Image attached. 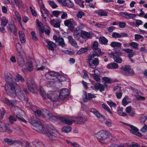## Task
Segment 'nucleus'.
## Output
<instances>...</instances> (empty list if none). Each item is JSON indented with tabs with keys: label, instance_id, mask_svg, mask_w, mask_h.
Instances as JSON below:
<instances>
[{
	"label": "nucleus",
	"instance_id": "f257e3e1",
	"mask_svg": "<svg viewBox=\"0 0 147 147\" xmlns=\"http://www.w3.org/2000/svg\"><path fill=\"white\" fill-rule=\"evenodd\" d=\"M19 88V86L15 83L9 82L5 86L6 94L12 98L17 96V92Z\"/></svg>",
	"mask_w": 147,
	"mask_h": 147
},
{
	"label": "nucleus",
	"instance_id": "f03ea898",
	"mask_svg": "<svg viewBox=\"0 0 147 147\" xmlns=\"http://www.w3.org/2000/svg\"><path fill=\"white\" fill-rule=\"evenodd\" d=\"M32 119V117L30 121L32 124L35 127L34 129L39 133H42L44 131L45 128L42 124V121L36 118L34 119Z\"/></svg>",
	"mask_w": 147,
	"mask_h": 147
},
{
	"label": "nucleus",
	"instance_id": "7ed1b4c3",
	"mask_svg": "<svg viewBox=\"0 0 147 147\" xmlns=\"http://www.w3.org/2000/svg\"><path fill=\"white\" fill-rule=\"evenodd\" d=\"M47 136L51 140L57 141L60 137V135L56 129L52 127L50 129Z\"/></svg>",
	"mask_w": 147,
	"mask_h": 147
},
{
	"label": "nucleus",
	"instance_id": "20e7f679",
	"mask_svg": "<svg viewBox=\"0 0 147 147\" xmlns=\"http://www.w3.org/2000/svg\"><path fill=\"white\" fill-rule=\"evenodd\" d=\"M46 76L48 79L54 80L56 78H57L60 82L63 80L64 77L60 75L58 73L56 72L50 71L46 74Z\"/></svg>",
	"mask_w": 147,
	"mask_h": 147
},
{
	"label": "nucleus",
	"instance_id": "39448f33",
	"mask_svg": "<svg viewBox=\"0 0 147 147\" xmlns=\"http://www.w3.org/2000/svg\"><path fill=\"white\" fill-rule=\"evenodd\" d=\"M121 69L122 73L125 76H133L134 75V70L129 65H125L124 67H121Z\"/></svg>",
	"mask_w": 147,
	"mask_h": 147
},
{
	"label": "nucleus",
	"instance_id": "423d86ee",
	"mask_svg": "<svg viewBox=\"0 0 147 147\" xmlns=\"http://www.w3.org/2000/svg\"><path fill=\"white\" fill-rule=\"evenodd\" d=\"M95 54L89 55L88 59V62L89 66L92 68L94 69L98 64V61L97 59H95L92 61V59L95 57Z\"/></svg>",
	"mask_w": 147,
	"mask_h": 147
},
{
	"label": "nucleus",
	"instance_id": "0eeeda50",
	"mask_svg": "<svg viewBox=\"0 0 147 147\" xmlns=\"http://www.w3.org/2000/svg\"><path fill=\"white\" fill-rule=\"evenodd\" d=\"M27 84L29 90L32 93L36 92V85L32 79L26 80Z\"/></svg>",
	"mask_w": 147,
	"mask_h": 147
},
{
	"label": "nucleus",
	"instance_id": "6e6552de",
	"mask_svg": "<svg viewBox=\"0 0 147 147\" xmlns=\"http://www.w3.org/2000/svg\"><path fill=\"white\" fill-rule=\"evenodd\" d=\"M53 39L56 42H58L59 45L61 46L62 47H64L66 45L63 38L61 36L57 37L56 35L54 36Z\"/></svg>",
	"mask_w": 147,
	"mask_h": 147
},
{
	"label": "nucleus",
	"instance_id": "1a4fd4ad",
	"mask_svg": "<svg viewBox=\"0 0 147 147\" xmlns=\"http://www.w3.org/2000/svg\"><path fill=\"white\" fill-rule=\"evenodd\" d=\"M12 132L11 129L7 127L3 123L0 122V132H7L8 133H11Z\"/></svg>",
	"mask_w": 147,
	"mask_h": 147
},
{
	"label": "nucleus",
	"instance_id": "9d476101",
	"mask_svg": "<svg viewBox=\"0 0 147 147\" xmlns=\"http://www.w3.org/2000/svg\"><path fill=\"white\" fill-rule=\"evenodd\" d=\"M102 79L104 84L102 85V91L104 90V88L107 87L108 84H111L112 82L111 79L109 78L104 77Z\"/></svg>",
	"mask_w": 147,
	"mask_h": 147
},
{
	"label": "nucleus",
	"instance_id": "9b49d317",
	"mask_svg": "<svg viewBox=\"0 0 147 147\" xmlns=\"http://www.w3.org/2000/svg\"><path fill=\"white\" fill-rule=\"evenodd\" d=\"M57 1L63 6L72 7L74 6L70 0H57Z\"/></svg>",
	"mask_w": 147,
	"mask_h": 147
},
{
	"label": "nucleus",
	"instance_id": "f8f14e48",
	"mask_svg": "<svg viewBox=\"0 0 147 147\" xmlns=\"http://www.w3.org/2000/svg\"><path fill=\"white\" fill-rule=\"evenodd\" d=\"M42 112V116L49 119L55 117L53 115L52 113L49 111L45 109H43Z\"/></svg>",
	"mask_w": 147,
	"mask_h": 147
},
{
	"label": "nucleus",
	"instance_id": "ddd939ff",
	"mask_svg": "<svg viewBox=\"0 0 147 147\" xmlns=\"http://www.w3.org/2000/svg\"><path fill=\"white\" fill-rule=\"evenodd\" d=\"M69 95L68 90L67 89L64 88L59 93V98L61 100H64Z\"/></svg>",
	"mask_w": 147,
	"mask_h": 147
},
{
	"label": "nucleus",
	"instance_id": "4468645a",
	"mask_svg": "<svg viewBox=\"0 0 147 147\" xmlns=\"http://www.w3.org/2000/svg\"><path fill=\"white\" fill-rule=\"evenodd\" d=\"M19 54L17 56V59L18 64L21 67H23L25 65V62L22 56L20 54V52H18Z\"/></svg>",
	"mask_w": 147,
	"mask_h": 147
},
{
	"label": "nucleus",
	"instance_id": "2eb2a0df",
	"mask_svg": "<svg viewBox=\"0 0 147 147\" xmlns=\"http://www.w3.org/2000/svg\"><path fill=\"white\" fill-rule=\"evenodd\" d=\"M40 12L42 16L44 18L45 20L48 16V11L45 9L44 5L40 6Z\"/></svg>",
	"mask_w": 147,
	"mask_h": 147
},
{
	"label": "nucleus",
	"instance_id": "dca6fc26",
	"mask_svg": "<svg viewBox=\"0 0 147 147\" xmlns=\"http://www.w3.org/2000/svg\"><path fill=\"white\" fill-rule=\"evenodd\" d=\"M46 42L47 44V48L49 49L51 51H53L54 50V49L56 47V45L53 42L48 41V40H46Z\"/></svg>",
	"mask_w": 147,
	"mask_h": 147
},
{
	"label": "nucleus",
	"instance_id": "f3484780",
	"mask_svg": "<svg viewBox=\"0 0 147 147\" xmlns=\"http://www.w3.org/2000/svg\"><path fill=\"white\" fill-rule=\"evenodd\" d=\"M70 43L71 45L74 47L76 48H78V46L77 45V43L76 40L73 38L71 36H69L67 38Z\"/></svg>",
	"mask_w": 147,
	"mask_h": 147
},
{
	"label": "nucleus",
	"instance_id": "a211bd4d",
	"mask_svg": "<svg viewBox=\"0 0 147 147\" xmlns=\"http://www.w3.org/2000/svg\"><path fill=\"white\" fill-rule=\"evenodd\" d=\"M47 98L53 102L57 101L58 100V96L55 94H50L47 95Z\"/></svg>",
	"mask_w": 147,
	"mask_h": 147
},
{
	"label": "nucleus",
	"instance_id": "6ab92c4d",
	"mask_svg": "<svg viewBox=\"0 0 147 147\" xmlns=\"http://www.w3.org/2000/svg\"><path fill=\"white\" fill-rule=\"evenodd\" d=\"M87 120L86 117L82 116H78L76 118V121L79 124H83Z\"/></svg>",
	"mask_w": 147,
	"mask_h": 147
},
{
	"label": "nucleus",
	"instance_id": "aec40b11",
	"mask_svg": "<svg viewBox=\"0 0 147 147\" xmlns=\"http://www.w3.org/2000/svg\"><path fill=\"white\" fill-rule=\"evenodd\" d=\"M110 136V133L107 131H102V140H105L109 138Z\"/></svg>",
	"mask_w": 147,
	"mask_h": 147
},
{
	"label": "nucleus",
	"instance_id": "412c9836",
	"mask_svg": "<svg viewBox=\"0 0 147 147\" xmlns=\"http://www.w3.org/2000/svg\"><path fill=\"white\" fill-rule=\"evenodd\" d=\"M7 29L12 33H14L17 32V29L15 25L11 24L7 26Z\"/></svg>",
	"mask_w": 147,
	"mask_h": 147
},
{
	"label": "nucleus",
	"instance_id": "4be33fe9",
	"mask_svg": "<svg viewBox=\"0 0 147 147\" xmlns=\"http://www.w3.org/2000/svg\"><path fill=\"white\" fill-rule=\"evenodd\" d=\"M4 76L7 81H11L14 79L13 76L10 73L7 72H5L4 73Z\"/></svg>",
	"mask_w": 147,
	"mask_h": 147
},
{
	"label": "nucleus",
	"instance_id": "5701e85b",
	"mask_svg": "<svg viewBox=\"0 0 147 147\" xmlns=\"http://www.w3.org/2000/svg\"><path fill=\"white\" fill-rule=\"evenodd\" d=\"M74 121L73 119L70 117L68 118H64L62 119V121L64 123L69 125H71Z\"/></svg>",
	"mask_w": 147,
	"mask_h": 147
},
{
	"label": "nucleus",
	"instance_id": "b1692460",
	"mask_svg": "<svg viewBox=\"0 0 147 147\" xmlns=\"http://www.w3.org/2000/svg\"><path fill=\"white\" fill-rule=\"evenodd\" d=\"M20 41L22 43H24L25 42V35L24 32L22 31H20L19 32Z\"/></svg>",
	"mask_w": 147,
	"mask_h": 147
},
{
	"label": "nucleus",
	"instance_id": "393cba45",
	"mask_svg": "<svg viewBox=\"0 0 147 147\" xmlns=\"http://www.w3.org/2000/svg\"><path fill=\"white\" fill-rule=\"evenodd\" d=\"M131 102L130 98L126 96H125L122 100V104L124 106H126L128 104Z\"/></svg>",
	"mask_w": 147,
	"mask_h": 147
},
{
	"label": "nucleus",
	"instance_id": "a878e982",
	"mask_svg": "<svg viewBox=\"0 0 147 147\" xmlns=\"http://www.w3.org/2000/svg\"><path fill=\"white\" fill-rule=\"evenodd\" d=\"M90 112L93 113L97 117L98 119H100L101 117V114L95 109H92L90 110Z\"/></svg>",
	"mask_w": 147,
	"mask_h": 147
},
{
	"label": "nucleus",
	"instance_id": "bb28decb",
	"mask_svg": "<svg viewBox=\"0 0 147 147\" xmlns=\"http://www.w3.org/2000/svg\"><path fill=\"white\" fill-rule=\"evenodd\" d=\"M32 144L36 147H45L42 142L39 141L38 140H35L34 141Z\"/></svg>",
	"mask_w": 147,
	"mask_h": 147
},
{
	"label": "nucleus",
	"instance_id": "cd10ccee",
	"mask_svg": "<svg viewBox=\"0 0 147 147\" xmlns=\"http://www.w3.org/2000/svg\"><path fill=\"white\" fill-rule=\"evenodd\" d=\"M64 24L65 26H69L70 29H73V25L72 23L71 20H67L64 21Z\"/></svg>",
	"mask_w": 147,
	"mask_h": 147
},
{
	"label": "nucleus",
	"instance_id": "c85d7f7f",
	"mask_svg": "<svg viewBox=\"0 0 147 147\" xmlns=\"http://www.w3.org/2000/svg\"><path fill=\"white\" fill-rule=\"evenodd\" d=\"M16 117L22 123V124H27V121L22 117L19 114H17L16 115Z\"/></svg>",
	"mask_w": 147,
	"mask_h": 147
},
{
	"label": "nucleus",
	"instance_id": "c756f323",
	"mask_svg": "<svg viewBox=\"0 0 147 147\" xmlns=\"http://www.w3.org/2000/svg\"><path fill=\"white\" fill-rule=\"evenodd\" d=\"M17 96L20 100H22L24 98V95L23 93L22 90H20V88L19 89L17 92Z\"/></svg>",
	"mask_w": 147,
	"mask_h": 147
},
{
	"label": "nucleus",
	"instance_id": "7c9ffc66",
	"mask_svg": "<svg viewBox=\"0 0 147 147\" xmlns=\"http://www.w3.org/2000/svg\"><path fill=\"white\" fill-rule=\"evenodd\" d=\"M107 68L109 69H117L118 67V64L115 63H111L109 64L107 66Z\"/></svg>",
	"mask_w": 147,
	"mask_h": 147
},
{
	"label": "nucleus",
	"instance_id": "2f4dec72",
	"mask_svg": "<svg viewBox=\"0 0 147 147\" xmlns=\"http://www.w3.org/2000/svg\"><path fill=\"white\" fill-rule=\"evenodd\" d=\"M71 127L67 125L63 127L61 129V131L62 132L66 133L69 132L71 131Z\"/></svg>",
	"mask_w": 147,
	"mask_h": 147
},
{
	"label": "nucleus",
	"instance_id": "473e14b6",
	"mask_svg": "<svg viewBox=\"0 0 147 147\" xmlns=\"http://www.w3.org/2000/svg\"><path fill=\"white\" fill-rule=\"evenodd\" d=\"M110 45L113 48L119 47L121 45V44L118 42L113 41L111 42Z\"/></svg>",
	"mask_w": 147,
	"mask_h": 147
},
{
	"label": "nucleus",
	"instance_id": "72a5a7b5",
	"mask_svg": "<svg viewBox=\"0 0 147 147\" xmlns=\"http://www.w3.org/2000/svg\"><path fill=\"white\" fill-rule=\"evenodd\" d=\"M1 25L2 27H5L8 22V21L5 17H3L1 19Z\"/></svg>",
	"mask_w": 147,
	"mask_h": 147
},
{
	"label": "nucleus",
	"instance_id": "f704fd0d",
	"mask_svg": "<svg viewBox=\"0 0 147 147\" xmlns=\"http://www.w3.org/2000/svg\"><path fill=\"white\" fill-rule=\"evenodd\" d=\"M26 66L29 71H32L33 69V65L31 62H27L26 63Z\"/></svg>",
	"mask_w": 147,
	"mask_h": 147
},
{
	"label": "nucleus",
	"instance_id": "c9c22d12",
	"mask_svg": "<svg viewBox=\"0 0 147 147\" xmlns=\"http://www.w3.org/2000/svg\"><path fill=\"white\" fill-rule=\"evenodd\" d=\"M16 82H18L20 80L21 82H24L25 81L23 77L20 74H18L15 78Z\"/></svg>",
	"mask_w": 147,
	"mask_h": 147
},
{
	"label": "nucleus",
	"instance_id": "e433bc0d",
	"mask_svg": "<svg viewBox=\"0 0 147 147\" xmlns=\"http://www.w3.org/2000/svg\"><path fill=\"white\" fill-rule=\"evenodd\" d=\"M128 126L130 127L131 129L129 130L130 132L132 134H135L136 132L137 131H138V129L133 126L128 124Z\"/></svg>",
	"mask_w": 147,
	"mask_h": 147
},
{
	"label": "nucleus",
	"instance_id": "4c0bfd02",
	"mask_svg": "<svg viewBox=\"0 0 147 147\" xmlns=\"http://www.w3.org/2000/svg\"><path fill=\"white\" fill-rule=\"evenodd\" d=\"M1 100L2 102L5 104L9 105L10 103V101L8 98L6 97H1Z\"/></svg>",
	"mask_w": 147,
	"mask_h": 147
},
{
	"label": "nucleus",
	"instance_id": "58836bf2",
	"mask_svg": "<svg viewBox=\"0 0 147 147\" xmlns=\"http://www.w3.org/2000/svg\"><path fill=\"white\" fill-rule=\"evenodd\" d=\"M48 3L50 6L53 8H55L57 7L58 6L53 1L49 0Z\"/></svg>",
	"mask_w": 147,
	"mask_h": 147
},
{
	"label": "nucleus",
	"instance_id": "ea45409f",
	"mask_svg": "<svg viewBox=\"0 0 147 147\" xmlns=\"http://www.w3.org/2000/svg\"><path fill=\"white\" fill-rule=\"evenodd\" d=\"M81 36V33L77 31H75L74 32V36L76 40H78L80 38Z\"/></svg>",
	"mask_w": 147,
	"mask_h": 147
},
{
	"label": "nucleus",
	"instance_id": "a19ab883",
	"mask_svg": "<svg viewBox=\"0 0 147 147\" xmlns=\"http://www.w3.org/2000/svg\"><path fill=\"white\" fill-rule=\"evenodd\" d=\"M87 48H82L80 49L78 51L77 53V54L78 55H80L88 51Z\"/></svg>",
	"mask_w": 147,
	"mask_h": 147
},
{
	"label": "nucleus",
	"instance_id": "79ce46f5",
	"mask_svg": "<svg viewBox=\"0 0 147 147\" xmlns=\"http://www.w3.org/2000/svg\"><path fill=\"white\" fill-rule=\"evenodd\" d=\"M40 94L44 99H46V95L43 88L40 87Z\"/></svg>",
	"mask_w": 147,
	"mask_h": 147
},
{
	"label": "nucleus",
	"instance_id": "37998d69",
	"mask_svg": "<svg viewBox=\"0 0 147 147\" xmlns=\"http://www.w3.org/2000/svg\"><path fill=\"white\" fill-rule=\"evenodd\" d=\"M4 140L9 145H13L15 142L14 141L10 139L5 138L4 139Z\"/></svg>",
	"mask_w": 147,
	"mask_h": 147
},
{
	"label": "nucleus",
	"instance_id": "c03bdc74",
	"mask_svg": "<svg viewBox=\"0 0 147 147\" xmlns=\"http://www.w3.org/2000/svg\"><path fill=\"white\" fill-rule=\"evenodd\" d=\"M127 14L126 18L127 19H132L135 18L136 16V14H134L129 13H127Z\"/></svg>",
	"mask_w": 147,
	"mask_h": 147
},
{
	"label": "nucleus",
	"instance_id": "a18cd8bd",
	"mask_svg": "<svg viewBox=\"0 0 147 147\" xmlns=\"http://www.w3.org/2000/svg\"><path fill=\"white\" fill-rule=\"evenodd\" d=\"M108 40L104 36H102V44L105 45H108Z\"/></svg>",
	"mask_w": 147,
	"mask_h": 147
},
{
	"label": "nucleus",
	"instance_id": "49530a36",
	"mask_svg": "<svg viewBox=\"0 0 147 147\" xmlns=\"http://www.w3.org/2000/svg\"><path fill=\"white\" fill-rule=\"evenodd\" d=\"M95 137L97 138V140L100 142H101V132L100 131H98L95 134Z\"/></svg>",
	"mask_w": 147,
	"mask_h": 147
},
{
	"label": "nucleus",
	"instance_id": "de8ad7c7",
	"mask_svg": "<svg viewBox=\"0 0 147 147\" xmlns=\"http://www.w3.org/2000/svg\"><path fill=\"white\" fill-rule=\"evenodd\" d=\"M114 60L115 61L119 63H121L122 61V59L119 56H116L114 57Z\"/></svg>",
	"mask_w": 147,
	"mask_h": 147
},
{
	"label": "nucleus",
	"instance_id": "09e8293b",
	"mask_svg": "<svg viewBox=\"0 0 147 147\" xmlns=\"http://www.w3.org/2000/svg\"><path fill=\"white\" fill-rule=\"evenodd\" d=\"M96 90H99L101 92V84L100 83H97L94 85V89Z\"/></svg>",
	"mask_w": 147,
	"mask_h": 147
},
{
	"label": "nucleus",
	"instance_id": "8fccbe9b",
	"mask_svg": "<svg viewBox=\"0 0 147 147\" xmlns=\"http://www.w3.org/2000/svg\"><path fill=\"white\" fill-rule=\"evenodd\" d=\"M16 4V5L19 8L21 7L22 6L21 0H15L13 1Z\"/></svg>",
	"mask_w": 147,
	"mask_h": 147
},
{
	"label": "nucleus",
	"instance_id": "3c124183",
	"mask_svg": "<svg viewBox=\"0 0 147 147\" xmlns=\"http://www.w3.org/2000/svg\"><path fill=\"white\" fill-rule=\"evenodd\" d=\"M138 45L139 44H138L135 42H132L129 43V45L135 49H137Z\"/></svg>",
	"mask_w": 147,
	"mask_h": 147
},
{
	"label": "nucleus",
	"instance_id": "603ef678",
	"mask_svg": "<svg viewBox=\"0 0 147 147\" xmlns=\"http://www.w3.org/2000/svg\"><path fill=\"white\" fill-rule=\"evenodd\" d=\"M43 109H41V110L37 109L35 111H33L35 114L37 115L38 116L40 117L41 115L42 116V111Z\"/></svg>",
	"mask_w": 147,
	"mask_h": 147
},
{
	"label": "nucleus",
	"instance_id": "864d4df0",
	"mask_svg": "<svg viewBox=\"0 0 147 147\" xmlns=\"http://www.w3.org/2000/svg\"><path fill=\"white\" fill-rule=\"evenodd\" d=\"M118 114L119 115L121 116L125 117L127 115L126 113L123 112V109H120L117 110Z\"/></svg>",
	"mask_w": 147,
	"mask_h": 147
},
{
	"label": "nucleus",
	"instance_id": "5fc2aeb1",
	"mask_svg": "<svg viewBox=\"0 0 147 147\" xmlns=\"http://www.w3.org/2000/svg\"><path fill=\"white\" fill-rule=\"evenodd\" d=\"M102 107L107 112H109L110 114H112V112L110 111V109L106 105L103 104L102 105Z\"/></svg>",
	"mask_w": 147,
	"mask_h": 147
},
{
	"label": "nucleus",
	"instance_id": "6e6d98bb",
	"mask_svg": "<svg viewBox=\"0 0 147 147\" xmlns=\"http://www.w3.org/2000/svg\"><path fill=\"white\" fill-rule=\"evenodd\" d=\"M32 36V39L35 41H37L38 40V38L36 35L35 32L34 31H32L31 33Z\"/></svg>",
	"mask_w": 147,
	"mask_h": 147
},
{
	"label": "nucleus",
	"instance_id": "4d7b16f0",
	"mask_svg": "<svg viewBox=\"0 0 147 147\" xmlns=\"http://www.w3.org/2000/svg\"><path fill=\"white\" fill-rule=\"evenodd\" d=\"M9 121L10 123L12 124L14 121H16V119L12 116L11 115L9 117Z\"/></svg>",
	"mask_w": 147,
	"mask_h": 147
},
{
	"label": "nucleus",
	"instance_id": "13d9d810",
	"mask_svg": "<svg viewBox=\"0 0 147 147\" xmlns=\"http://www.w3.org/2000/svg\"><path fill=\"white\" fill-rule=\"evenodd\" d=\"M112 36L115 38L121 37L120 34L115 32H113L112 34Z\"/></svg>",
	"mask_w": 147,
	"mask_h": 147
},
{
	"label": "nucleus",
	"instance_id": "bf43d9fd",
	"mask_svg": "<svg viewBox=\"0 0 147 147\" xmlns=\"http://www.w3.org/2000/svg\"><path fill=\"white\" fill-rule=\"evenodd\" d=\"M93 77L94 79L97 82H99L100 80V77L98 75H96L95 74H92L91 75Z\"/></svg>",
	"mask_w": 147,
	"mask_h": 147
},
{
	"label": "nucleus",
	"instance_id": "052dcab7",
	"mask_svg": "<svg viewBox=\"0 0 147 147\" xmlns=\"http://www.w3.org/2000/svg\"><path fill=\"white\" fill-rule=\"evenodd\" d=\"M118 90L119 91H121V87L119 85H116L115 86L113 87V90L114 91H116L117 90Z\"/></svg>",
	"mask_w": 147,
	"mask_h": 147
},
{
	"label": "nucleus",
	"instance_id": "680f3d73",
	"mask_svg": "<svg viewBox=\"0 0 147 147\" xmlns=\"http://www.w3.org/2000/svg\"><path fill=\"white\" fill-rule=\"evenodd\" d=\"M92 47L93 50H97L98 49V44L97 42L95 41L92 45Z\"/></svg>",
	"mask_w": 147,
	"mask_h": 147
},
{
	"label": "nucleus",
	"instance_id": "e2e57ef3",
	"mask_svg": "<svg viewBox=\"0 0 147 147\" xmlns=\"http://www.w3.org/2000/svg\"><path fill=\"white\" fill-rule=\"evenodd\" d=\"M89 103L88 101V98L87 95L86 96L83 98V104L85 106H87L89 105Z\"/></svg>",
	"mask_w": 147,
	"mask_h": 147
},
{
	"label": "nucleus",
	"instance_id": "0e129e2a",
	"mask_svg": "<svg viewBox=\"0 0 147 147\" xmlns=\"http://www.w3.org/2000/svg\"><path fill=\"white\" fill-rule=\"evenodd\" d=\"M146 119H147V116L146 117L145 116L142 115L140 119V122L142 123H144Z\"/></svg>",
	"mask_w": 147,
	"mask_h": 147
},
{
	"label": "nucleus",
	"instance_id": "69168bd1",
	"mask_svg": "<svg viewBox=\"0 0 147 147\" xmlns=\"http://www.w3.org/2000/svg\"><path fill=\"white\" fill-rule=\"evenodd\" d=\"M107 103L110 106L111 108H112L113 106L116 107L117 106L115 103L111 101H107Z\"/></svg>",
	"mask_w": 147,
	"mask_h": 147
},
{
	"label": "nucleus",
	"instance_id": "338daca9",
	"mask_svg": "<svg viewBox=\"0 0 147 147\" xmlns=\"http://www.w3.org/2000/svg\"><path fill=\"white\" fill-rule=\"evenodd\" d=\"M141 131L144 133L147 132V125L144 124V126L142 128Z\"/></svg>",
	"mask_w": 147,
	"mask_h": 147
},
{
	"label": "nucleus",
	"instance_id": "774afa93",
	"mask_svg": "<svg viewBox=\"0 0 147 147\" xmlns=\"http://www.w3.org/2000/svg\"><path fill=\"white\" fill-rule=\"evenodd\" d=\"M143 22L140 20H136V27H138L139 26L142 24Z\"/></svg>",
	"mask_w": 147,
	"mask_h": 147
}]
</instances>
